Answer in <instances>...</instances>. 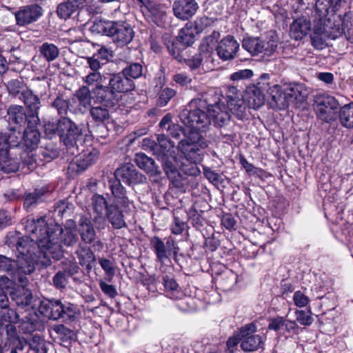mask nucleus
I'll return each instance as SVG.
<instances>
[{
	"instance_id": "6e6d98bb",
	"label": "nucleus",
	"mask_w": 353,
	"mask_h": 353,
	"mask_svg": "<svg viewBox=\"0 0 353 353\" xmlns=\"http://www.w3.org/2000/svg\"><path fill=\"white\" fill-rule=\"evenodd\" d=\"M175 94L176 91L174 89L170 88L163 89L159 94L158 99L159 105L160 106H165Z\"/></svg>"
},
{
	"instance_id": "4468645a",
	"label": "nucleus",
	"mask_w": 353,
	"mask_h": 353,
	"mask_svg": "<svg viewBox=\"0 0 353 353\" xmlns=\"http://www.w3.org/2000/svg\"><path fill=\"white\" fill-rule=\"evenodd\" d=\"M92 99L95 103L105 107L113 108L119 102L118 94L110 85H98L92 90Z\"/></svg>"
},
{
	"instance_id": "39448f33",
	"label": "nucleus",
	"mask_w": 353,
	"mask_h": 353,
	"mask_svg": "<svg viewBox=\"0 0 353 353\" xmlns=\"http://www.w3.org/2000/svg\"><path fill=\"white\" fill-rule=\"evenodd\" d=\"M40 312L46 318L52 320L62 319L74 321L79 316L77 307L70 303H63L59 300H47L39 306Z\"/></svg>"
},
{
	"instance_id": "4c0bfd02",
	"label": "nucleus",
	"mask_w": 353,
	"mask_h": 353,
	"mask_svg": "<svg viewBox=\"0 0 353 353\" xmlns=\"http://www.w3.org/2000/svg\"><path fill=\"white\" fill-rule=\"evenodd\" d=\"M23 140L27 148L34 150L40 141V133L37 128H27L24 131Z\"/></svg>"
},
{
	"instance_id": "864d4df0",
	"label": "nucleus",
	"mask_w": 353,
	"mask_h": 353,
	"mask_svg": "<svg viewBox=\"0 0 353 353\" xmlns=\"http://www.w3.org/2000/svg\"><path fill=\"white\" fill-rule=\"evenodd\" d=\"M52 107L57 110L59 114H66L69 110L70 102L61 97H57L52 103Z\"/></svg>"
},
{
	"instance_id": "f8f14e48",
	"label": "nucleus",
	"mask_w": 353,
	"mask_h": 353,
	"mask_svg": "<svg viewBox=\"0 0 353 353\" xmlns=\"http://www.w3.org/2000/svg\"><path fill=\"white\" fill-rule=\"evenodd\" d=\"M256 327L253 323L243 326L239 330V336L241 339V348L246 352L258 350L263 343L262 337L256 334Z\"/></svg>"
},
{
	"instance_id": "b1692460",
	"label": "nucleus",
	"mask_w": 353,
	"mask_h": 353,
	"mask_svg": "<svg viewBox=\"0 0 353 353\" xmlns=\"http://www.w3.org/2000/svg\"><path fill=\"white\" fill-rule=\"evenodd\" d=\"M87 1L88 0H66L58 6L57 14L60 18L67 19L82 9Z\"/></svg>"
},
{
	"instance_id": "aec40b11",
	"label": "nucleus",
	"mask_w": 353,
	"mask_h": 353,
	"mask_svg": "<svg viewBox=\"0 0 353 353\" xmlns=\"http://www.w3.org/2000/svg\"><path fill=\"white\" fill-rule=\"evenodd\" d=\"M311 28V22L307 18H297L290 26V36L294 40H301L308 34Z\"/></svg>"
},
{
	"instance_id": "1a4fd4ad",
	"label": "nucleus",
	"mask_w": 353,
	"mask_h": 353,
	"mask_svg": "<svg viewBox=\"0 0 353 353\" xmlns=\"http://www.w3.org/2000/svg\"><path fill=\"white\" fill-rule=\"evenodd\" d=\"M219 32L214 31L210 36L203 40L199 47V53L192 58L185 60L186 65L192 70L198 68L201 63L212 60L213 49L219 38Z\"/></svg>"
},
{
	"instance_id": "58836bf2",
	"label": "nucleus",
	"mask_w": 353,
	"mask_h": 353,
	"mask_svg": "<svg viewBox=\"0 0 353 353\" xmlns=\"http://www.w3.org/2000/svg\"><path fill=\"white\" fill-rule=\"evenodd\" d=\"M109 107H105L101 105L91 107L90 114L92 120L98 123H103L110 119Z\"/></svg>"
},
{
	"instance_id": "a878e982",
	"label": "nucleus",
	"mask_w": 353,
	"mask_h": 353,
	"mask_svg": "<svg viewBox=\"0 0 353 353\" xmlns=\"http://www.w3.org/2000/svg\"><path fill=\"white\" fill-rule=\"evenodd\" d=\"M21 136L20 132L10 130L8 133L0 134V154L5 155L10 148L19 145Z\"/></svg>"
},
{
	"instance_id": "3c124183",
	"label": "nucleus",
	"mask_w": 353,
	"mask_h": 353,
	"mask_svg": "<svg viewBox=\"0 0 353 353\" xmlns=\"http://www.w3.org/2000/svg\"><path fill=\"white\" fill-rule=\"evenodd\" d=\"M103 76L99 71L90 72L85 77L83 78V81L86 84L85 86L102 85L101 82Z\"/></svg>"
},
{
	"instance_id": "f03ea898",
	"label": "nucleus",
	"mask_w": 353,
	"mask_h": 353,
	"mask_svg": "<svg viewBox=\"0 0 353 353\" xmlns=\"http://www.w3.org/2000/svg\"><path fill=\"white\" fill-rule=\"evenodd\" d=\"M6 243L9 247L15 246L17 261L3 255H0V271L8 273L22 285L28 282L26 276L33 272L35 264H41L39 256L34 252L35 243L31 241L30 236L19 237L17 235H8Z\"/></svg>"
},
{
	"instance_id": "393cba45",
	"label": "nucleus",
	"mask_w": 353,
	"mask_h": 353,
	"mask_svg": "<svg viewBox=\"0 0 353 353\" xmlns=\"http://www.w3.org/2000/svg\"><path fill=\"white\" fill-rule=\"evenodd\" d=\"M270 89L269 94L271 96L270 105L273 109L284 110L288 107V101L286 99L285 90L282 91L281 87L274 84Z\"/></svg>"
},
{
	"instance_id": "7ed1b4c3",
	"label": "nucleus",
	"mask_w": 353,
	"mask_h": 353,
	"mask_svg": "<svg viewBox=\"0 0 353 353\" xmlns=\"http://www.w3.org/2000/svg\"><path fill=\"white\" fill-rule=\"evenodd\" d=\"M207 102L201 99H192L181 112L180 119L190 132H206L210 129L212 119Z\"/></svg>"
},
{
	"instance_id": "bb28decb",
	"label": "nucleus",
	"mask_w": 353,
	"mask_h": 353,
	"mask_svg": "<svg viewBox=\"0 0 353 353\" xmlns=\"http://www.w3.org/2000/svg\"><path fill=\"white\" fill-rule=\"evenodd\" d=\"M79 230L84 243L90 244L95 241L97 234L89 218L83 216L80 219Z\"/></svg>"
},
{
	"instance_id": "2eb2a0df",
	"label": "nucleus",
	"mask_w": 353,
	"mask_h": 353,
	"mask_svg": "<svg viewBox=\"0 0 353 353\" xmlns=\"http://www.w3.org/2000/svg\"><path fill=\"white\" fill-rule=\"evenodd\" d=\"M314 17V32L311 36L312 45L316 49H323L326 46V39H331V36L325 31L327 25L330 24L329 20L325 17H322L320 20L315 13Z\"/></svg>"
},
{
	"instance_id": "a211bd4d",
	"label": "nucleus",
	"mask_w": 353,
	"mask_h": 353,
	"mask_svg": "<svg viewBox=\"0 0 353 353\" xmlns=\"http://www.w3.org/2000/svg\"><path fill=\"white\" fill-rule=\"evenodd\" d=\"M239 48V43L232 36L223 38L216 47L217 54L223 61L233 59Z\"/></svg>"
},
{
	"instance_id": "338daca9",
	"label": "nucleus",
	"mask_w": 353,
	"mask_h": 353,
	"mask_svg": "<svg viewBox=\"0 0 353 353\" xmlns=\"http://www.w3.org/2000/svg\"><path fill=\"white\" fill-rule=\"evenodd\" d=\"M295 314L296 316V321L301 325H310L312 323V317L305 311L296 310Z\"/></svg>"
},
{
	"instance_id": "4be33fe9",
	"label": "nucleus",
	"mask_w": 353,
	"mask_h": 353,
	"mask_svg": "<svg viewBox=\"0 0 353 353\" xmlns=\"http://www.w3.org/2000/svg\"><path fill=\"white\" fill-rule=\"evenodd\" d=\"M98 156L99 152L97 150L94 148L88 149L76 157L74 161L70 164L71 168L74 170L77 167V172H82L94 163Z\"/></svg>"
},
{
	"instance_id": "4d7b16f0",
	"label": "nucleus",
	"mask_w": 353,
	"mask_h": 353,
	"mask_svg": "<svg viewBox=\"0 0 353 353\" xmlns=\"http://www.w3.org/2000/svg\"><path fill=\"white\" fill-rule=\"evenodd\" d=\"M163 39L170 54L175 58L178 57L179 56L180 50L177 47V43H174L172 37L168 34L163 36Z\"/></svg>"
},
{
	"instance_id": "680f3d73",
	"label": "nucleus",
	"mask_w": 353,
	"mask_h": 353,
	"mask_svg": "<svg viewBox=\"0 0 353 353\" xmlns=\"http://www.w3.org/2000/svg\"><path fill=\"white\" fill-rule=\"evenodd\" d=\"M163 285L168 293L173 294L178 292L179 285L174 279L166 275L163 277Z\"/></svg>"
},
{
	"instance_id": "e433bc0d",
	"label": "nucleus",
	"mask_w": 353,
	"mask_h": 353,
	"mask_svg": "<svg viewBox=\"0 0 353 353\" xmlns=\"http://www.w3.org/2000/svg\"><path fill=\"white\" fill-rule=\"evenodd\" d=\"M41 56L48 62L54 61L59 56V49L54 43L45 42L39 47Z\"/></svg>"
},
{
	"instance_id": "8fccbe9b",
	"label": "nucleus",
	"mask_w": 353,
	"mask_h": 353,
	"mask_svg": "<svg viewBox=\"0 0 353 353\" xmlns=\"http://www.w3.org/2000/svg\"><path fill=\"white\" fill-rule=\"evenodd\" d=\"M92 206L94 211L97 214L99 218H101L104 211L108 209L105 198L98 194L94 195L92 197Z\"/></svg>"
},
{
	"instance_id": "13d9d810",
	"label": "nucleus",
	"mask_w": 353,
	"mask_h": 353,
	"mask_svg": "<svg viewBox=\"0 0 353 353\" xmlns=\"http://www.w3.org/2000/svg\"><path fill=\"white\" fill-rule=\"evenodd\" d=\"M254 72L252 70L243 69L232 73L230 79L234 81L246 80L252 78Z\"/></svg>"
},
{
	"instance_id": "c03bdc74",
	"label": "nucleus",
	"mask_w": 353,
	"mask_h": 353,
	"mask_svg": "<svg viewBox=\"0 0 353 353\" xmlns=\"http://www.w3.org/2000/svg\"><path fill=\"white\" fill-rule=\"evenodd\" d=\"M32 112H37L40 108V100L31 90L28 89L20 99Z\"/></svg>"
},
{
	"instance_id": "bf43d9fd",
	"label": "nucleus",
	"mask_w": 353,
	"mask_h": 353,
	"mask_svg": "<svg viewBox=\"0 0 353 353\" xmlns=\"http://www.w3.org/2000/svg\"><path fill=\"white\" fill-rule=\"evenodd\" d=\"M270 74L264 73L261 75L259 79V81L254 88L261 90V91L267 93H270V88L272 85H270Z\"/></svg>"
},
{
	"instance_id": "0eeeda50",
	"label": "nucleus",
	"mask_w": 353,
	"mask_h": 353,
	"mask_svg": "<svg viewBox=\"0 0 353 353\" xmlns=\"http://www.w3.org/2000/svg\"><path fill=\"white\" fill-rule=\"evenodd\" d=\"M93 30L113 37L120 46L128 44L132 39V28L124 23L99 21L92 26Z\"/></svg>"
},
{
	"instance_id": "6ab92c4d",
	"label": "nucleus",
	"mask_w": 353,
	"mask_h": 353,
	"mask_svg": "<svg viewBox=\"0 0 353 353\" xmlns=\"http://www.w3.org/2000/svg\"><path fill=\"white\" fill-rule=\"evenodd\" d=\"M199 6L195 0H178L174 1L172 9L176 17L188 20L196 12Z\"/></svg>"
},
{
	"instance_id": "9d476101",
	"label": "nucleus",
	"mask_w": 353,
	"mask_h": 353,
	"mask_svg": "<svg viewBox=\"0 0 353 353\" xmlns=\"http://www.w3.org/2000/svg\"><path fill=\"white\" fill-rule=\"evenodd\" d=\"M339 108V103L332 96L319 95L316 98L315 111L318 117L325 122L336 120Z\"/></svg>"
},
{
	"instance_id": "72a5a7b5",
	"label": "nucleus",
	"mask_w": 353,
	"mask_h": 353,
	"mask_svg": "<svg viewBox=\"0 0 353 353\" xmlns=\"http://www.w3.org/2000/svg\"><path fill=\"white\" fill-rule=\"evenodd\" d=\"M8 121L17 125H22L26 120L24 109L21 105H12L7 111Z\"/></svg>"
},
{
	"instance_id": "c9c22d12",
	"label": "nucleus",
	"mask_w": 353,
	"mask_h": 353,
	"mask_svg": "<svg viewBox=\"0 0 353 353\" xmlns=\"http://www.w3.org/2000/svg\"><path fill=\"white\" fill-rule=\"evenodd\" d=\"M339 121L346 128H353V102L341 108L339 111Z\"/></svg>"
},
{
	"instance_id": "052dcab7",
	"label": "nucleus",
	"mask_w": 353,
	"mask_h": 353,
	"mask_svg": "<svg viewBox=\"0 0 353 353\" xmlns=\"http://www.w3.org/2000/svg\"><path fill=\"white\" fill-rule=\"evenodd\" d=\"M293 301L296 306L303 307L308 305L310 299L303 292L298 290L294 293Z\"/></svg>"
},
{
	"instance_id": "de8ad7c7",
	"label": "nucleus",
	"mask_w": 353,
	"mask_h": 353,
	"mask_svg": "<svg viewBox=\"0 0 353 353\" xmlns=\"http://www.w3.org/2000/svg\"><path fill=\"white\" fill-rule=\"evenodd\" d=\"M121 183L122 182L117 180L111 184L110 188L112 194L118 199L119 202L123 205H126L128 204L129 200L125 196L126 192L124 188L121 185Z\"/></svg>"
},
{
	"instance_id": "423d86ee",
	"label": "nucleus",
	"mask_w": 353,
	"mask_h": 353,
	"mask_svg": "<svg viewBox=\"0 0 353 353\" xmlns=\"http://www.w3.org/2000/svg\"><path fill=\"white\" fill-rule=\"evenodd\" d=\"M330 24L325 28L326 32L332 39H336L343 34L353 43V12H346L343 16L332 14L327 17Z\"/></svg>"
},
{
	"instance_id": "a18cd8bd",
	"label": "nucleus",
	"mask_w": 353,
	"mask_h": 353,
	"mask_svg": "<svg viewBox=\"0 0 353 353\" xmlns=\"http://www.w3.org/2000/svg\"><path fill=\"white\" fill-rule=\"evenodd\" d=\"M195 30L192 26H185L182 28L178 35V41L184 46L192 45L195 41Z\"/></svg>"
},
{
	"instance_id": "e2e57ef3",
	"label": "nucleus",
	"mask_w": 353,
	"mask_h": 353,
	"mask_svg": "<svg viewBox=\"0 0 353 353\" xmlns=\"http://www.w3.org/2000/svg\"><path fill=\"white\" fill-rule=\"evenodd\" d=\"M67 276L65 272L59 271L52 279L54 285L59 289L64 288L68 283Z\"/></svg>"
},
{
	"instance_id": "5fc2aeb1",
	"label": "nucleus",
	"mask_w": 353,
	"mask_h": 353,
	"mask_svg": "<svg viewBox=\"0 0 353 353\" xmlns=\"http://www.w3.org/2000/svg\"><path fill=\"white\" fill-rule=\"evenodd\" d=\"M99 263L102 269L105 271L108 279L110 281L115 274V268L114 263L111 261L106 259H100L99 260Z\"/></svg>"
},
{
	"instance_id": "c756f323",
	"label": "nucleus",
	"mask_w": 353,
	"mask_h": 353,
	"mask_svg": "<svg viewBox=\"0 0 353 353\" xmlns=\"http://www.w3.org/2000/svg\"><path fill=\"white\" fill-rule=\"evenodd\" d=\"M27 283L25 285L20 283L21 288L17 290L10 294L12 299L15 301L16 304L22 307L30 305L33 299L31 291L26 288Z\"/></svg>"
},
{
	"instance_id": "473e14b6",
	"label": "nucleus",
	"mask_w": 353,
	"mask_h": 353,
	"mask_svg": "<svg viewBox=\"0 0 353 353\" xmlns=\"http://www.w3.org/2000/svg\"><path fill=\"white\" fill-rule=\"evenodd\" d=\"M75 254L81 266H85L88 270L92 268V263L95 261V256L92 251L88 247L79 245Z\"/></svg>"
},
{
	"instance_id": "c85d7f7f",
	"label": "nucleus",
	"mask_w": 353,
	"mask_h": 353,
	"mask_svg": "<svg viewBox=\"0 0 353 353\" xmlns=\"http://www.w3.org/2000/svg\"><path fill=\"white\" fill-rule=\"evenodd\" d=\"M227 106L228 110L233 114L238 119L242 120L246 116L245 101L239 97L228 96Z\"/></svg>"
},
{
	"instance_id": "dca6fc26",
	"label": "nucleus",
	"mask_w": 353,
	"mask_h": 353,
	"mask_svg": "<svg viewBox=\"0 0 353 353\" xmlns=\"http://www.w3.org/2000/svg\"><path fill=\"white\" fill-rule=\"evenodd\" d=\"M42 14L43 10L39 6L32 4L21 7L14 16L17 24L24 26L36 21Z\"/></svg>"
},
{
	"instance_id": "a19ab883",
	"label": "nucleus",
	"mask_w": 353,
	"mask_h": 353,
	"mask_svg": "<svg viewBox=\"0 0 353 353\" xmlns=\"http://www.w3.org/2000/svg\"><path fill=\"white\" fill-rule=\"evenodd\" d=\"M6 87L10 94L14 97H18L19 99L21 98L23 94L28 89L21 79H12L7 83Z\"/></svg>"
},
{
	"instance_id": "774afa93",
	"label": "nucleus",
	"mask_w": 353,
	"mask_h": 353,
	"mask_svg": "<svg viewBox=\"0 0 353 353\" xmlns=\"http://www.w3.org/2000/svg\"><path fill=\"white\" fill-rule=\"evenodd\" d=\"M6 333L7 336V340L10 343H12L16 340H19L20 337L17 327L12 324H7L5 326Z\"/></svg>"
},
{
	"instance_id": "5701e85b",
	"label": "nucleus",
	"mask_w": 353,
	"mask_h": 353,
	"mask_svg": "<svg viewBox=\"0 0 353 353\" xmlns=\"http://www.w3.org/2000/svg\"><path fill=\"white\" fill-rule=\"evenodd\" d=\"M159 159L161 161L163 170L170 181L175 186L181 185L182 176L179 172L175 157L170 156Z\"/></svg>"
},
{
	"instance_id": "ea45409f",
	"label": "nucleus",
	"mask_w": 353,
	"mask_h": 353,
	"mask_svg": "<svg viewBox=\"0 0 353 353\" xmlns=\"http://www.w3.org/2000/svg\"><path fill=\"white\" fill-rule=\"evenodd\" d=\"M134 161L137 166L145 170L146 172L154 173L157 171L154 161L146 156L145 154H137Z\"/></svg>"
},
{
	"instance_id": "603ef678",
	"label": "nucleus",
	"mask_w": 353,
	"mask_h": 353,
	"mask_svg": "<svg viewBox=\"0 0 353 353\" xmlns=\"http://www.w3.org/2000/svg\"><path fill=\"white\" fill-rule=\"evenodd\" d=\"M19 328L24 334H30L37 329V322L29 316H26L19 320Z\"/></svg>"
},
{
	"instance_id": "6e6552de",
	"label": "nucleus",
	"mask_w": 353,
	"mask_h": 353,
	"mask_svg": "<svg viewBox=\"0 0 353 353\" xmlns=\"http://www.w3.org/2000/svg\"><path fill=\"white\" fill-rule=\"evenodd\" d=\"M208 147V142L198 132H190L188 137L178 144L184 157L194 164L202 159L201 150Z\"/></svg>"
},
{
	"instance_id": "f704fd0d",
	"label": "nucleus",
	"mask_w": 353,
	"mask_h": 353,
	"mask_svg": "<svg viewBox=\"0 0 353 353\" xmlns=\"http://www.w3.org/2000/svg\"><path fill=\"white\" fill-rule=\"evenodd\" d=\"M115 177L118 181L128 185H131L132 178V164L130 161L125 162L115 171Z\"/></svg>"
},
{
	"instance_id": "09e8293b",
	"label": "nucleus",
	"mask_w": 353,
	"mask_h": 353,
	"mask_svg": "<svg viewBox=\"0 0 353 353\" xmlns=\"http://www.w3.org/2000/svg\"><path fill=\"white\" fill-rule=\"evenodd\" d=\"M92 91L90 90L88 86L83 85L76 92V97L78 99L79 104L84 108H88L91 105Z\"/></svg>"
},
{
	"instance_id": "69168bd1",
	"label": "nucleus",
	"mask_w": 353,
	"mask_h": 353,
	"mask_svg": "<svg viewBox=\"0 0 353 353\" xmlns=\"http://www.w3.org/2000/svg\"><path fill=\"white\" fill-rule=\"evenodd\" d=\"M284 322L285 319L283 317L277 316L276 318H274L270 321L268 329L276 332H283Z\"/></svg>"
},
{
	"instance_id": "2f4dec72",
	"label": "nucleus",
	"mask_w": 353,
	"mask_h": 353,
	"mask_svg": "<svg viewBox=\"0 0 353 353\" xmlns=\"http://www.w3.org/2000/svg\"><path fill=\"white\" fill-rule=\"evenodd\" d=\"M341 1L342 0H317L314 13L317 14L318 19L320 20L322 17L327 18L332 14L330 12V6L336 8L340 5Z\"/></svg>"
},
{
	"instance_id": "cd10ccee",
	"label": "nucleus",
	"mask_w": 353,
	"mask_h": 353,
	"mask_svg": "<svg viewBox=\"0 0 353 353\" xmlns=\"http://www.w3.org/2000/svg\"><path fill=\"white\" fill-rule=\"evenodd\" d=\"M248 106L252 109H258L265 103V92L254 87L249 88L244 97Z\"/></svg>"
},
{
	"instance_id": "412c9836",
	"label": "nucleus",
	"mask_w": 353,
	"mask_h": 353,
	"mask_svg": "<svg viewBox=\"0 0 353 353\" xmlns=\"http://www.w3.org/2000/svg\"><path fill=\"white\" fill-rule=\"evenodd\" d=\"M211 119L216 125L222 127L227 125L230 120L228 106L223 103L211 105L208 108Z\"/></svg>"
},
{
	"instance_id": "20e7f679",
	"label": "nucleus",
	"mask_w": 353,
	"mask_h": 353,
	"mask_svg": "<svg viewBox=\"0 0 353 353\" xmlns=\"http://www.w3.org/2000/svg\"><path fill=\"white\" fill-rule=\"evenodd\" d=\"M46 136L52 139L59 135L60 140L68 147L74 148L83 136L81 125H77L68 117H61L57 121H46L43 125Z\"/></svg>"
},
{
	"instance_id": "7c9ffc66",
	"label": "nucleus",
	"mask_w": 353,
	"mask_h": 353,
	"mask_svg": "<svg viewBox=\"0 0 353 353\" xmlns=\"http://www.w3.org/2000/svg\"><path fill=\"white\" fill-rule=\"evenodd\" d=\"M158 144H155L154 150L159 159L172 155L171 150L174 147L173 141H170L165 134H159L157 138Z\"/></svg>"
},
{
	"instance_id": "ddd939ff",
	"label": "nucleus",
	"mask_w": 353,
	"mask_h": 353,
	"mask_svg": "<svg viewBox=\"0 0 353 353\" xmlns=\"http://www.w3.org/2000/svg\"><path fill=\"white\" fill-rule=\"evenodd\" d=\"M151 243L158 260L161 263L168 259L172 254L174 256H176L179 250L174 239L171 236L167 239L165 243L157 236H154Z\"/></svg>"
},
{
	"instance_id": "f257e3e1",
	"label": "nucleus",
	"mask_w": 353,
	"mask_h": 353,
	"mask_svg": "<svg viewBox=\"0 0 353 353\" xmlns=\"http://www.w3.org/2000/svg\"><path fill=\"white\" fill-rule=\"evenodd\" d=\"M26 230L30 234L31 241L39 248V261L44 266L52 263V259L59 260L63 256V245L72 246L78 241L74 228L65 227L64 229L58 224H48L44 217L26 220Z\"/></svg>"
},
{
	"instance_id": "f3484780",
	"label": "nucleus",
	"mask_w": 353,
	"mask_h": 353,
	"mask_svg": "<svg viewBox=\"0 0 353 353\" xmlns=\"http://www.w3.org/2000/svg\"><path fill=\"white\" fill-rule=\"evenodd\" d=\"M132 69L130 65L123 70L122 75L114 76L110 79L109 85L118 92L130 91L132 87Z\"/></svg>"
},
{
	"instance_id": "79ce46f5",
	"label": "nucleus",
	"mask_w": 353,
	"mask_h": 353,
	"mask_svg": "<svg viewBox=\"0 0 353 353\" xmlns=\"http://www.w3.org/2000/svg\"><path fill=\"white\" fill-rule=\"evenodd\" d=\"M19 322V314L14 310L6 306L0 311V327L4 323L16 324Z\"/></svg>"
},
{
	"instance_id": "0e129e2a",
	"label": "nucleus",
	"mask_w": 353,
	"mask_h": 353,
	"mask_svg": "<svg viewBox=\"0 0 353 353\" xmlns=\"http://www.w3.org/2000/svg\"><path fill=\"white\" fill-rule=\"evenodd\" d=\"M53 330L58 334L59 339L63 341L71 338L72 331L63 325H57L54 326Z\"/></svg>"
},
{
	"instance_id": "49530a36",
	"label": "nucleus",
	"mask_w": 353,
	"mask_h": 353,
	"mask_svg": "<svg viewBox=\"0 0 353 353\" xmlns=\"http://www.w3.org/2000/svg\"><path fill=\"white\" fill-rule=\"evenodd\" d=\"M108 218L113 227L116 228H121L125 225L121 212L115 207L108 209Z\"/></svg>"
},
{
	"instance_id": "37998d69",
	"label": "nucleus",
	"mask_w": 353,
	"mask_h": 353,
	"mask_svg": "<svg viewBox=\"0 0 353 353\" xmlns=\"http://www.w3.org/2000/svg\"><path fill=\"white\" fill-rule=\"evenodd\" d=\"M0 167L6 173L15 172L19 170V163L14 159L8 157V152L5 155L0 154Z\"/></svg>"
},
{
	"instance_id": "9b49d317",
	"label": "nucleus",
	"mask_w": 353,
	"mask_h": 353,
	"mask_svg": "<svg viewBox=\"0 0 353 353\" xmlns=\"http://www.w3.org/2000/svg\"><path fill=\"white\" fill-rule=\"evenodd\" d=\"M242 46L253 56L262 52L265 55L271 56L276 51L278 42L273 38L264 40L260 37H248L243 39Z\"/></svg>"
}]
</instances>
